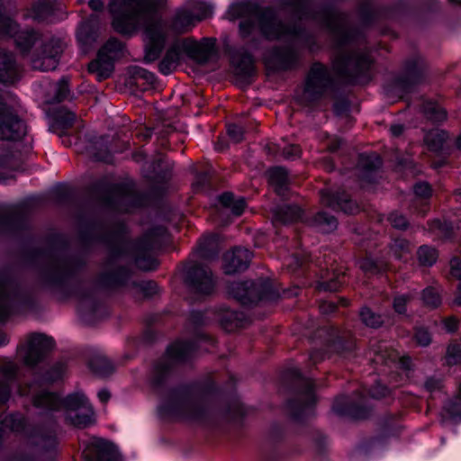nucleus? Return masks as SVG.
Listing matches in <instances>:
<instances>
[{"label": "nucleus", "mask_w": 461, "mask_h": 461, "mask_svg": "<svg viewBox=\"0 0 461 461\" xmlns=\"http://www.w3.org/2000/svg\"><path fill=\"white\" fill-rule=\"evenodd\" d=\"M167 0H112L109 11L113 27L121 33L131 35L144 28L147 40L144 60L155 61L160 55L166 40L171 34L189 32L196 23L212 15L213 6L201 3L194 9L181 8L176 12L170 23L158 19Z\"/></svg>", "instance_id": "1"}, {"label": "nucleus", "mask_w": 461, "mask_h": 461, "mask_svg": "<svg viewBox=\"0 0 461 461\" xmlns=\"http://www.w3.org/2000/svg\"><path fill=\"white\" fill-rule=\"evenodd\" d=\"M230 21L241 19L240 34L246 38L258 26L260 32L269 40H295L300 32L295 27H286L276 18L272 8L262 7L255 1L232 4L227 12Z\"/></svg>", "instance_id": "2"}, {"label": "nucleus", "mask_w": 461, "mask_h": 461, "mask_svg": "<svg viewBox=\"0 0 461 461\" xmlns=\"http://www.w3.org/2000/svg\"><path fill=\"white\" fill-rule=\"evenodd\" d=\"M20 395H31L37 408L57 410L62 404L66 409V419L74 426L85 428L94 422V411L85 394L77 392L68 395L64 401L48 392L42 385L34 382L25 388L18 387Z\"/></svg>", "instance_id": "3"}, {"label": "nucleus", "mask_w": 461, "mask_h": 461, "mask_svg": "<svg viewBox=\"0 0 461 461\" xmlns=\"http://www.w3.org/2000/svg\"><path fill=\"white\" fill-rule=\"evenodd\" d=\"M159 413L200 422L209 421L217 416V411L210 402L192 395L187 390L174 392L159 407Z\"/></svg>", "instance_id": "4"}, {"label": "nucleus", "mask_w": 461, "mask_h": 461, "mask_svg": "<svg viewBox=\"0 0 461 461\" xmlns=\"http://www.w3.org/2000/svg\"><path fill=\"white\" fill-rule=\"evenodd\" d=\"M54 341L43 334H32L17 348V357L26 366H34L53 348Z\"/></svg>", "instance_id": "5"}, {"label": "nucleus", "mask_w": 461, "mask_h": 461, "mask_svg": "<svg viewBox=\"0 0 461 461\" xmlns=\"http://www.w3.org/2000/svg\"><path fill=\"white\" fill-rule=\"evenodd\" d=\"M166 238L167 230L160 225L151 228L144 234L138 243L139 249L143 250L144 254H138L135 258V264L140 269L149 271L156 268L158 262L148 251L159 246Z\"/></svg>", "instance_id": "6"}, {"label": "nucleus", "mask_w": 461, "mask_h": 461, "mask_svg": "<svg viewBox=\"0 0 461 461\" xmlns=\"http://www.w3.org/2000/svg\"><path fill=\"white\" fill-rule=\"evenodd\" d=\"M370 59L366 53H349L340 50L333 60V68L338 74L357 80L369 68Z\"/></svg>", "instance_id": "7"}, {"label": "nucleus", "mask_w": 461, "mask_h": 461, "mask_svg": "<svg viewBox=\"0 0 461 461\" xmlns=\"http://www.w3.org/2000/svg\"><path fill=\"white\" fill-rule=\"evenodd\" d=\"M0 34L14 37L17 47L23 53L28 52L38 40L34 31L18 32L17 23L5 13L4 0H0Z\"/></svg>", "instance_id": "8"}, {"label": "nucleus", "mask_w": 461, "mask_h": 461, "mask_svg": "<svg viewBox=\"0 0 461 461\" xmlns=\"http://www.w3.org/2000/svg\"><path fill=\"white\" fill-rule=\"evenodd\" d=\"M229 293L243 304L252 303L270 296V284L262 280L232 283Z\"/></svg>", "instance_id": "9"}, {"label": "nucleus", "mask_w": 461, "mask_h": 461, "mask_svg": "<svg viewBox=\"0 0 461 461\" xmlns=\"http://www.w3.org/2000/svg\"><path fill=\"white\" fill-rule=\"evenodd\" d=\"M185 283L193 293L198 294H211L215 285L211 270L200 264L185 266Z\"/></svg>", "instance_id": "10"}, {"label": "nucleus", "mask_w": 461, "mask_h": 461, "mask_svg": "<svg viewBox=\"0 0 461 461\" xmlns=\"http://www.w3.org/2000/svg\"><path fill=\"white\" fill-rule=\"evenodd\" d=\"M62 50L63 43L59 39H50L41 46V53L32 58V67L41 71L55 69Z\"/></svg>", "instance_id": "11"}, {"label": "nucleus", "mask_w": 461, "mask_h": 461, "mask_svg": "<svg viewBox=\"0 0 461 461\" xmlns=\"http://www.w3.org/2000/svg\"><path fill=\"white\" fill-rule=\"evenodd\" d=\"M27 128L23 121L10 111L9 107H3L0 111V140L17 142L26 134Z\"/></svg>", "instance_id": "12"}, {"label": "nucleus", "mask_w": 461, "mask_h": 461, "mask_svg": "<svg viewBox=\"0 0 461 461\" xmlns=\"http://www.w3.org/2000/svg\"><path fill=\"white\" fill-rule=\"evenodd\" d=\"M331 81L328 69L321 64H313L308 74L304 95L308 99H315L321 95Z\"/></svg>", "instance_id": "13"}, {"label": "nucleus", "mask_w": 461, "mask_h": 461, "mask_svg": "<svg viewBox=\"0 0 461 461\" xmlns=\"http://www.w3.org/2000/svg\"><path fill=\"white\" fill-rule=\"evenodd\" d=\"M181 45L185 54L200 64L206 63L215 50V41L209 38H204L201 41L192 38L181 39Z\"/></svg>", "instance_id": "14"}, {"label": "nucleus", "mask_w": 461, "mask_h": 461, "mask_svg": "<svg viewBox=\"0 0 461 461\" xmlns=\"http://www.w3.org/2000/svg\"><path fill=\"white\" fill-rule=\"evenodd\" d=\"M252 253L244 248H234L227 252L223 258V269L228 275L244 271L248 268Z\"/></svg>", "instance_id": "15"}, {"label": "nucleus", "mask_w": 461, "mask_h": 461, "mask_svg": "<svg viewBox=\"0 0 461 461\" xmlns=\"http://www.w3.org/2000/svg\"><path fill=\"white\" fill-rule=\"evenodd\" d=\"M17 373L18 366L13 360L5 358L0 362V374L4 378L0 380V403L9 400L12 388L16 385Z\"/></svg>", "instance_id": "16"}, {"label": "nucleus", "mask_w": 461, "mask_h": 461, "mask_svg": "<svg viewBox=\"0 0 461 461\" xmlns=\"http://www.w3.org/2000/svg\"><path fill=\"white\" fill-rule=\"evenodd\" d=\"M268 66L276 69L291 68L297 60V53L291 48H276L265 57Z\"/></svg>", "instance_id": "17"}, {"label": "nucleus", "mask_w": 461, "mask_h": 461, "mask_svg": "<svg viewBox=\"0 0 461 461\" xmlns=\"http://www.w3.org/2000/svg\"><path fill=\"white\" fill-rule=\"evenodd\" d=\"M370 359L375 364L388 365L389 363H395L400 360V364L405 369H409V358H400L399 354L393 349H390L387 343L379 342L377 345H373L369 352Z\"/></svg>", "instance_id": "18"}, {"label": "nucleus", "mask_w": 461, "mask_h": 461, "mask_svg": "<svg viewBox=\"0 0 461 461\" xmlns=\"http://www.w3.org/2000/svg\"><path fill=\"white\" fill-rule=\"evenodd\" d=\"M321 202L324 206L340 209L348 214H354L359 210L357 203L348 199L346 194L334 195L328 190L321 192Z\"/></svg>", "instance_id": "19"}, {"label": "nucleus", "mask_w": 461, "mask_h": 461, "mask_svg": "<svg viewBox=\"0 0 461 461\" xmlns=\"http://www.w3.org/2000/svg\"><path fill=\"white\" fill-rule=\"evenodd\" d=\"M20 70L13 53L0 50V82L12 84L19 78Z\"/></svg>", "instance_id": "20"}, {"label": "nucleus", "mask_w": 461, "mask_h": 461, "mask_svg": "<svg viewBox=\"0 0 461 461\" xmlns=\"http://www.w3.org/2000/svg\"><path fill=\"white\" fill-rule=\"evenodd\" d=\"M93 461H122L117 447L103 438H93L91 442Z\"/></svg>", "instance_id": "21"}, {"label": "nucleus", "mask_w": 461, "mask_h": 461, "mask_svg": "<svg viewBox=\"0 0 461 461\" xmlns=\"http://www.w3.org/2000/svg\"><path fill=\"white\" fill-rule=\"evenodd\" d=\"M183 54L181 40H176L167 50L164 58L158 64V69L163 75L172 73L180 64Z\"/></svg>", "instance_id": "22"}, {"label": "nucleus", "mask_w": 461, "mask_h": 461, "mask_svg": "<svg viewBox=\"0 0 461 461\" xmlns=\"http://www.w3.org/2000/svg\"><path fill=\"white\" fill-rule=\"evenodd\" d=\"M14 285L10 275L0 273V321H4L11 312L12 297L10 290Z\"/></svg>", "instance_id": "23"}, {"label": "nucleus", "mask_w": 461, "mask_h": 461, "mask_svg": "<svg viewBox=\"0 0 461 461\" xmlns=\"http://www.w3.org/2000/svg\"><path fill=\"white\" fill-rule=\"evenodd\" d=\"M58 9L57 0H39L33 5L29 16L38 22H54V12Z\"/></svg>", "instance_id": "24"}, {"label": "nucleus", "mask_w": 461, "mask_h": 461, "mask_svg": "<svg viewBox=\"0 0 461 461\" xmlns=\"http://www.w3.org/2000/svg\"><path fill=\"white\" fill-rule=\"evenodd\" d=\"M304 384L305 390L300 394L299 399L291 402V408L294 409V415L296 418H300L315 402L312 382L305 380Z\"/></svg>", "instance_id": "25"}, {"label": "nucleus", "mask_w": 461, "mask_h": 461, "mask_svg": "<svg viewBox=\"0 0 461 461\" xmlns=\"http://www.w3.org/2000/svg\"><path fill=\"white\" fill-rule=\"evenodd\" d=\"M88 70L95 75L97 80L106 79L113 71V59L99 52L97 59L89 64Z\"/></svg>", "instance_id": "26"}, {"label": "nucleus", "mask_w": 461, "mask_h": 461, "mask_svg": "<svg viewBox=\"0 0 461 461\" xmlns=\"http://www.w3.org/2000/svg\"><path fill=\"white\" fill-rule=\"evenodd\" d=\"M76 119L73 113L60 109L56 112L53 122L50 124V131L57 133L59 137L65 134V130L72 126Z\"/></svg>", "instance_id": "27"}, {"label": "nucleus", "mask_w": 461, "mask_h": 461, "mask_svg": "<svg viewBox=\"0 0 461 461\" xmlns=\"http://www.w3.org/2000/svg\"><path fill=\"white\" fill-rule=\"evenodd\" d=\"M273 215L276 221L289 223L302 219L303 211L297 205L284 204L275 208Z\"/></svg>", "instance_id": "28"}, {"label": "nucleus", "mask_w": 461, "mask_h": 461, "mask_svg": "<svg viewBox=\"0 0 461 461\" xmlns=\"http://www.w3.org/2000/svg\"><path fill=\"white\" fill-rule=\"evenodd\" d=\"M270 185L279 195H285L288 185L287 171L281 167H276L268 170Z\"/></svg>", "instance_id": "29"}, {"label": "nucleus", "mask_w": 461, "mask_h": 461, "mask_svg": "<svg viewBox=\"0 0 461 461\" xmlns=\"http://www.w3.org/2000/svg\"><path fill=\"white\" fill-rule=\"evenodd\" d=\"M195 349L193 342L177 341L167 348L168 356L177 361H185L188 359Z\"/></svg>", "instance_id": "30"}, {"label": "nucleus", "mask_w": 461, "mask_h": 461, "mask_svg": "<svg viewBox=\"0 0 461 461\" xmlns=\"http://www.w3.org/2000/svg\"><path fill=\"white\" fill-rule=\"evenodd\" d=\"M232 63L239 73L244 76H250L253 72V58L244 50H237L232 55Z\"/></svg>", "instance_id": "31"}, {"label": "nucleus", "mask_w": 461, "mask_h": 461, "mask_svg": "<svg viewBox=\"0 0 461 461\" xmlns=\"http://www.w3.org/2000/svg\"><path fill=\"white\" fill-rule=\"evenodd\" d=\"M326 25L334 33L339 45H343L349 41L348 32L343 26L342 21L339 17L333 14L329 15L326 18Z\"/></svg>", "instance_id": "32"}, {"label": "nucleus", "mask_w": 461, "mask_h": 461, "mask_svg": "<svg viewBox=\"0 0 461 461\" xmlns=\"http://www.w3.org/2000/svg\"><path fill=\"white\" fill-rule=\"evenodd\" d=\"M220 203L226 208H230L235 216L240 215L246 206L244 198H234L231 193H224L219 197Z\"/></svg>", "instance_id": "33"}, {"label": "nucleus", "mask_w": 461, "mask_h": 461, "mask_svg": "<svg viewBox=\"0 0 461 461\" xmlns=\"http://www.w3.org/2000/svg\"><path fill=\"white\" fill-rule=\"evenodd\" d=\"M90 367L96 375L101 377H106L114 371V366L105 357H97L91 360Z\"/></svg>", "instance_id": "34"}, {"label": "nucleus", "mask_w": 461, "mask_h": 461, "mask_svg": "<svg viewBox=\"0 0 461 461\" xmlns=\"http://www.w3.org/2000/svg\"><path fill=\"white\" fill-rule=\"evenodd\" d=\"M312 225L322 232H330L337 228V220L325 212L317 213L312 221Z\"/></svg>", "instance_id": "35"}, {"label": "nucleus", "mask_w": 461, "mask_h": 461, "mask_svg": "<svg viewBox=\"0 0 461 461\" xmlns=\"http://www.w3.org/2000/svg\"><path fill=\"white\" fill-rule=\"evenodd\" d=\"M422 110L425 116L434 122H443L447 118L446 112L436 103H424Z\"/></svg>", "instance_id": "36"}, {"label": "nucleus", "mask_w": 461, "mask_h": 461, "mask_svg": "<svg viewBox=\"0 0 461 461\" xmlns=\"http://www.w3.org/2000/svg\"><path fill=\"white\" fill-rule=\"evenodd\" d=\"M31 438L33 444L39 445L43 448L51 447L55 442V438L52 432H47L41 429L34 430L31 435Z\"/></svg>", "instance_id": "37"}, {"label": "nucleus", "mask_w": 461, "mask_h": 461, "mask_svg": "<svg viewBox=\"0 0 461 461\" xmlns=\"http://www.w3.org/2000/svg\"><path fill=\"white\" fill-rule=\"evenodd\" d=\"M447 138V134L445 131L435 130L428 132L424 140L431 149L437 150L443 146Z\"/></svg>", "instance_id": "38"}, {"label": "nucleus", "mask_w": 461, "mask_h": 461, "mask_svg": "<svg viewBox=\"0 0 461 461\" xmlns=\"http://www.w3.org/2000/svg\"><path fill=\"white\" fill-rule=\"evenodd\" d=\"M71 264L68 260H59L52 264L50 276L53 279L61 280L71 273Z\"/></svg>", "instance_id": "39"}, {"label": "nucleus", "mask_w": 461, "mask_h": 461, "mask_svg": "<svg viewBox=\"0 0 461 461\" xmlns=\"http://www.w3.org/2000/svg\"><path fill=\"white\" fill-rule=\"evenodd\" d=\"M2 429L19 431L24 427V419L21 414H10L4 418L1 422Z\"/></svg>", "instance_id": "40"}, {"label": "nucleus", "mask_w": 461, "mask_h": 461, "mask_svg": "<svg viewBox=\"0 0 461 461\" xmlns=\"http://www.w3.org/2000/svg\"><path fill=\"white\" fill-rule=\"evenodd\" d=\"M122 50L123 44L120 41L112 38L109 41H107L105 45L100 50L99 52L104 53V56H107L114 59L119 57Z\"/></svg>", "instance_id": "41"}, {"label": "nucleus", "mask_w": 461, "mask_h": 461, "mask_svg": "<svg viewBox=\"0 0 461 461\" xmlns=\"http://www.w3.org/2000/svg\"><path fill=\"white\" fill-rule=\"evenodd\" d=\"M391 250L397 258L402 259L411 254V249L406 240L395 239L391 245Z\"/></svg>", "instance_id": "42"}, {"label": "nucleus", "mask_w": 461, "mask_h": 461, "mask_svg": "<svg viewBox=\"0 0 461 461\" xmlns=\"http://www.w3.org/2000/svg\"><path fill=\"white\" fill-rule=\"evenodd\" d=\"M418 258L421 265L432 266L438 258V253L433 248L421 246L418 250Z\"/></svg>", "instance_id": "43"}, {"label": "nucleus", "mask_w": 461, "mask_h": 461, "mask_svg": "<svg viewBox=\"0 0 461 461\" xmlns=\"http://www.w3.org/2000/svg\"><path fill=\"white\" fill-rule=\"evenodd\" d=\"M445 410L451 419L456 421H461V384L456 398L454 401L449 402L445 406Z\"/></svg>", "instance_id": "44"}, {"label": "nucleus", "mask_w": 461, "mask_h": 461, "mask_svg": "<svg viewBox=\"0 0 461 461\" xmlns=\"http://www.w3.org/2000/svg\"><path fill=\"white\" fill-rule=\"evenodd\" d=\"M214 241H215L214 236H209V237L204 238L203 240H201V242L198 245L197 251H196V253L198 254V256L201 258L210 259L216 255L215 253H212L210 251L211 247H212L214 244Z\"/></svg>", "instance_id": "45"}, {"label": "nucleus", "mask_w": 461, "mask_h": 461, "mask_svg": "<svg viewBox=\"0 0 461 461\" xmlns=\"http://www.w3.org/2000/svg\"><path fill=\"white\" fill-rule=\"evenodd\" d=\"M362 321L371 328H377L382 325L383 319L380 315L375 314L368 308H363L360 312Z\"/></svg>", "instance_id": "46"}, {"label": "nucleus", "mask_w": 461, "mask_h": 461, "mask_svg": "<svg viewBox=\"0 0 461 461\" xmlns=\"http://www.w3.org/2000/svg\"><path fill=\"white\" fill-rule=\"evenodd\" d=\"M130 74L134 79H143L149 85H153L156 81L155 74L139 66L131 67Z\"/></svg>", "instance_id": "47"}, {"label": "nucleus", "mask_w": 461, "mask_h": 461, "mask_svg": "<svg viewBox=\"0 0 461 461\" xmlns=\"http://www.w3.org/2000/svg\"><path fill=\"white\" fill-rule=\"evenodd\" d=\"M381 166L380 158L375 155H362L360 157V167L365 170L366 173H370L373 170L378 168Z\"/></svg>", "instance_id": "48"}, {"label": "nucleus", "mask_w": 461, "mask_h": 461, "mask_svg": "<svg viewBox=\"0 0 461 461\" xmlns=\"http://www.w3.org/2000/svg\"><path fill=\"white\" fill-rule=\"evenodd\" d=\"M422 301L426 306L430 308L438 307L441 303L438 293L432 287H428L423 290Z\"/></svg>", "instance_id": "49"}, {"label": "nucleus", "mask_w": 461, "mask_h": 461, "mask_svg": "<svg viewBox=\"0 0 461 461\" xmlns=\"http://www.w3.org/2000/svg\"><path fill=\"white\" fill-rule=\"evenodd\" d=\"M332 410L339 415H346L351 413V405L347 396H339L335 399Z\"/></svg>", "instance_id": "50"}, {"label": "nucleus", "mask_w": 461, "mask_h": 461, "mask_svg": "<svg viewBox=\"0 0 461 461\" xmlns=\"http://www.w3.org/2000/svg\"><path fill=\"white\" fill-rule=\"evenodd\" d=\"M360 268L366 273H378L384 269V264L377 262L373 258H366L359 262Z\"/></svg>", "instance_id": "51"}, {"label": "nucleus", "mask_w": 461, "mask_h": 461, "mask_svg": "<svg viewBox=\"0 0 461 461\" xmlns=\"http://www.w3.org/2000/svg\"><path fill=\"white\" fill-rule=\"evenodd\" d=\"M53 90L55 92V95L52 97L53 102H60L64 100L68 93V80L66 78L60 79L53 86Z\"/></svg>", "instance_id": "52"}, {"label": "nucleus", "mask_w": 461, "mask_h": 461, "mask_svg": "<svg viewBox=\"0 0 461 461\" xmlns=\"http://www.w3.org/2000/svg\"><path fill=\"white\" fill-rule=\"evenodd\" d=\"M446 360L447 365H456L461 360V350L458 345L451 344L447 349Z\"/></svg>", "instance_id": "53"}, {"label": "nucleus", "mask_w": 461, "mask_h": 461, "mask_svg": "<svg viewBox=\"0 0 461 461\" xmlns=\"http://www.w3.org/2000/svg\"><path fill=\"white\" fill-rule=\"evenodd\" d=\"M341 283L342 282L339 280V276L334 278L332 277L330 279H325L322 277V279L318 282V289L330 292L337 291Z\"/></svg>", "instance_id": "54"}, {"label": "nucleus", "mask_w": 461, "mask_h": 461, "mask_svg": "<svg viewBox=\"0 0 461 461\" xmlns=\"http://www.w3.org/2000/svg\"><path fill=\"white\" fill-rule=\"evenodd\" d=\"M278 149L282 151V156L285 159H295L296 158H299L301 154V149L296 145H289L284 147L278 146Z\"/></svg>", "instance_id": "55"}, {"label": "nucleus", "mask_w": 461, "mask_h": 461, "mask_svg": "<svg viewBox=\"0 0 461 461\" xmlns=\"http://www.w3.org/2000/svg\"><path fill=\"white\" fill-rule=\"evenodd\" d=\"M414 338L417 344L422 347H426L431 342V336L429 332L424 328L416 329Z\"/></svg>", "instance_id": "56"}, {"label": "nucleus", "mask_w": 461, "mask_h": 461, "mask_svg": "<svg viewBox=\"0 0 461 461\" xmlns=\"http://www.w3.org/2000/svg\"><path fill=\"white\" fill-rule=\"evenodd\" d=\"M388 221H390L392 226L396 229L402 230V229L407 228V226H408V222H407L405 217L402 214L396 212H392L389 215Z\"/></svg>", "instance_id": "57"}, {"label": "nucleus", "mask_w": 461, "mask_h": 461, "mask_svg": "<svg viewBox=\"0 0 461 461\" xmlns=\"http://www.w3.org/2000/svg\"><path fill=\"white\" fill-rule=\"evenodd\" d=\"M411 297L407 294L398 295L394 298L393 308L398 313H404L406 312V304Z\"/></svg>", "instance_id": "58"}, {"label": "nucleus", "mask_w": 461, "mask_h": 461, "mask_svg": "<svg viewBox=\"0 0 461 461\" xmlns=\"http://www.w3.org/2000/svg\"><path fill=\"white\" fill-rule=\"evenodd\" d=\"M230 138L236 143L240 142L243 139V130L241 127L236 124H230L227 128Z\"/></svg>", "instance_id": "59"}, {"label": "nucleus", "mask_w": 461, "mask_h": 461, "mask_svg": "<svg viewBox=\"0 0 461 461\" xmlns=\"http://www.w3.org/2000/svg\"><path fill=\"white\" fill-rule=\"evenodd\" d=\"M414 193L419 197L427 198L431 194V188L427 183H419L414 186Z\"/></svg>", "instance_id": "60"}, {"label": "nucleus", "mask_w": 461, "mask_h": 461, "mask_svg": "<svg viewBox=\"0 0 461 461\" xmlns=\"http://www.w3.org/2000/svg\"><path fill=\"white\" fill-rule=\"evenodd\" d=\"M387 393V388L381 384H376L374 387L368 390V393L373 398H382L385 396Z\"/></svg>", "instance_id": "61"}, {"label": "nucleus", "mask_w": 461, "mask_h": 461, "mask_svg": "<svg viewBox=\"0 0 461 461\" xmlns=\"http://www.w3.org/2000/svg\"><path fill=\"white\" fill-rule=\"evenodd\" d=\"M140 289L147 296H151L158 292V285L156 283L149 281L140 284Z\"/></svg>", "instance_id": "62"}, {"label": "nucleus", "mask_w": 461, "mask_h": 461, "mask_svg": "<svg viewBox=\"0 0 461 461\" xmlns=\"http://www.w3.org/2000/svg\"><path fill=\"white\" fill-rule=\"evenodd\" d=\"M88 307L90 308L91 312H94V311H95L96 305H95V303L90 302L87 299L83 300L78 308L79 314L82 317H85L86 315Z\"/></svg>", "instance_id": "63"}, {"label": "nucleus", "mask_w": 461, "mask_h": 461, "mask_svg": "<svg viewBox=\"0 0 461 461\" xmlns=\"http://www.w3.org/2000/svg\"><path fill=\"white\" fill-rule=\"evenodd\" d=\"M450 268L452 276L461 280V261L454 258L450 261Z\"/></svg>", "instance_id": "64"}]
</instances>
